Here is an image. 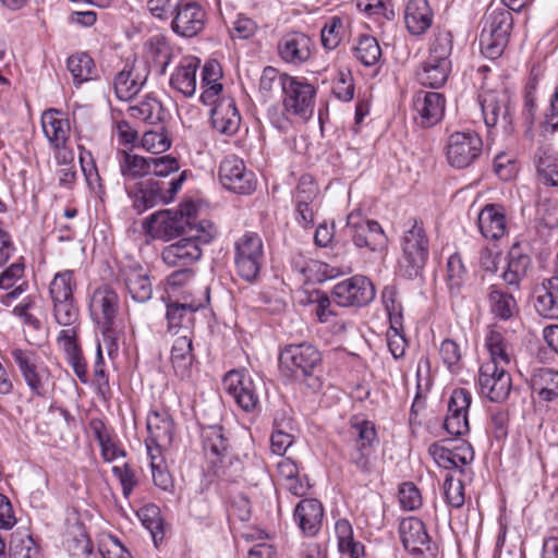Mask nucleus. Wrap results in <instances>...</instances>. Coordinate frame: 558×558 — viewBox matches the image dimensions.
Masks as SVG:
<instances>
[{
  "mask_svg": "<svg viewBox=\"0 0 558 558\" xmlns=\"http://www.w3.org/2000/svg\"><path fill=\"white\" fill-rule=\"evenodd\" d=\"M446 100L442 94L418 90L412 98L413 120L422 129H428L441 121Z\"/></svg>",
  "mask_w": 558,
  "mask_h": 558,
  "instance_id": "obj_16",
  "label": "nucleus"
},
{
  "mask_svg": "<svg viewBox=\"0 0 558 558\" xmlns=\"http://www.w3.org/2000/svg\"><path fill=\"white\" fill-rule=\"evenodd\" d=\"M198 66L199 60L197 58H183L170 77L171 87L185 97L193 96L196 90V72Z\"/></svg>",
  "mask_w": 558,
  "mask_h": 558,
  "instance_id": "obj_37",
  "label": "nucleus"
},
{
  "mask_svg": "<svg viewBox=\"0 0 558 558\" xmlns=\"http://www.w3.org/2000/svg\"><path fill=\"white\" fill-rule=\"evenodd\" d=\"M317 195L318 187L313 178L308 174L302 175L294 192V205H315Z\"/></svg>",
  "mask_w": 558,
  "mask_h": 558,
  "instance_id": "obj_58",
  "label": "nucleus"
},
{
  "mask_svg": "<svg viewBox=\"0 0 558 558\" xmlns=\"http://www.w3.org/2000/svg\"><path fill=\"white\" fill-rule=\"evenodd\" d=\"M221 77V68L216 60L205 63L202 72V87L204 90L201 95V101L204 105L215 104L217 97L222 92V84L219 83Z\"/></svg>",
  "mask_w": 558,
  "mask_h": 558,
  "instance_id": "obj_42",
  "label": "nucleus"
},
{
  "mask_svg": "<svg viewBox=\"0 0 558 558\" xmlns=\"http://www.w3.org/2000/svg\"><path fill=\"white\" fill-rule=\"evenodd\" d=\"M171 59V48L165 37L153 36L146 46V64L148 71L153 69L157 74L162 75Z\"/></svg>",
  "mask_w": 558,
  "mask_h": 558,
  "instance_id": "obj_40",
  "label": "nucleus"
},
{
  "mask_svg": "<svg viewBox=\"0 0 558 558\" xmlns=\"http://www.w3.org/2000/svg\"><path fill=\"white\" fill-rule=\"evenodd\" d=\"M202 256V250L193 239L185 236L166 246L161 258L170 267H190Z\"/></svg>",
  "mask_w": 558,
  "mask_h": 558,
  "instance_id": "obj_30",
  "label": "nucleus"
},
{
  "mask_svg": "<svg viewBox=\"0 0 558 558\" xmlns=\"http://www.w3.org/2000/svg\"><path fill=\"white\" fill-rule=\"evenodd\" d=\"M147 453H162L172 445L173 421L166 411H150L147 415Z\"/></svg>",
  "mask_w": 558,
  "mask_h": 558,
  "instance_id": "obj_19",
  "label": "nucleus"
},
{
  "mask_svg": "<svg viewBox=\"0 0 558 558\" xmlns=\"http://www.w3.org/2000/svg\"><path fill=\"white\" fill-rule=\"evenodd\" d=\"M505 366L494 361H486L480 367L477 378L480 391L492 402L505 401L511 391V376Z\"/></svg>",
  "mask_w": 558,
  "mask_h": 558,
  "instance_id": "obj_11",
  "label": "nucleus"
},
{
  "mask_svg": "<svg viewBox=\"0 0 558 558\" xmlns=\"http://www.w3.org/2000/svg\"><path fill=\"white\" fill-rule=\"evenodd\" d=\"M428 453L434 461L446 470H460L470 464L474 459V450L472 446L465 441L460 440L453 447H447L442 442H434L428 448Z\"/></svg>",
  "mask_w": 558,
  "mask_h": 558,
  "instance_id": "obj_22",
  "label": "nucleus"
},
{
  "mask_svg": "<svg viewBox=\"0 0 558 558\" xmlns=\"http://www.w3.org/2000/svg\"><path fill=\"white\" fill-rule=\"evenodd\" d=\"M155 130L145 131L142 137V147L153 154H161L170 148L171 138L163 124L155 125Z\"/></svg>",
  "mask_w": 558,
  "mask_h": 558,
  "instance_id": "obj_48",
  "label": "nucleus"
},
{
  "mask_svg": "<svg viewBox=\"0 0 558 558\" xmlns=\"http://www.w3.org/2000/svg\"><path fill=\"white\" fill-rule=\"evenodd\" d=\"M558 130V86L550 98L549 107L543 114V120L539 124L541 135L548 137Z\"/></svg>",
  "mask_w": 558,
  "mask_h": 558,
  "instance_id": "obj_60",
  "label": "nucleus"
},
{
  "mask_svg": "<svg viewBox=\"0 0 558 558\" xmlns=\"http://www.w3.org/2000/svg\"><path fill=\"white\" fill-rule=\"evenodd\" d=\"M264 263V244L257 233L246 232L234 243V264L241 278L252 282Z\"/></svg>",
  "mask_w": 558,
  "mask_h": 558,
  "instance_id": "obj_8",
  "label": "nucleus"
},
{
  "mask_svg": "<svg viewBox=\"0 0 558 558\" xmlns=\"http://www.w3.org/2000/svg\"><path fill=\"white\" fill-rule=\"evenodd\" d=\"M536 167L543 183L558 186V158L553 157L547 150H539Z\"/></svg>",
  "mask_w": 558,
  "mask_h": 558,
  "instance_id": "obj_53",
  "label": "nucleus"
},
{
  "mask_svg": "<svg viewBox=\"0 0 558 558\" xmlns=\"http://www.w3.org/2000/svg\"><path fill=\"white\" fill-rule=\"evenodd\" d=\"M480 46L482 53L492 60L499 58L509 43L513 26L512 14L508 9L488 10L482 19Z\"/></svg>",
  "mask_w": 558,
  "mask_h": 558,
  "instance_id": "obj_4",
  "label": "nucleus"
},
{
  "mask_svg": "<svg viewBox=\"0 0 558 558\" xmlns=\"http://www.w3.org/2000/svg\"><path fill=\"white\" fill-rule=\"evenodd\" d=\"M489 308L494 317L509 320L519 313V307L513 295L499 286L489 287L487 294Z\"/></svg>",
  "mask_w": 558,
  "mask_h": 558,
  "instance_id": "obj_39",
  "label": "nucleus"
},
{
  "mask_svg": "<svg viewBox=\"0 0 558 558\" xmlns=\"http://www.w3.org/2000/svg\"><path fill=\"white\" fill-rule=\"evenodd\" d=\"M38 548L32 535L26 532L16 531L11 535L9 545L10 558H33Z\"/></svg>",
  "mask_w": 558,
  "mask_h": 558,
  "instance_id": "obj_46",
  "label": "nucleus"
},
{
  "mask_svg": "<svg viewBox=\"0 0 558 558\" xmlns=\"http://www.w3.org/2000/svg\"><path fill=\"white\" fill-rule=\"evenodd\" d=\"M477 225L486 239L498 240L507 233L505 208L498 204H487L480 211Z\"/></svg>",
  "mask_w": 558,
  "mask_h": 558,
  "instance_id": "obj_31",
  "label": "nucleus"
},
{
  "mask_svg": "<svg viewBox=\"0 0 558 558\" xmlns=\"http://www.w3.org/2000/svg\"><path fill=\"white\" fill-rule=\"evenodd\" d=\"M482 149V138L475 132H454L448 138L446 156L452 167L462 169L473 163Z\"/></svg>",
  "mask_w": 558,
  "mask_h": 558,
  "instance_id": "obj_14",
  "label": "nucleus"
},
{
  "mask_svg": "<svg viewBox=\"0 0 558 558\" xmlns=\"http://www.w3.org/2000/svg\"><path fill=\"white\" fill-rule=\"evenodd\" d=\"M531 387L541 400L554 401L558 398V372L546 367L535 369L531 378Z\"/></svg>",
  "mask_w": 558,
  "mask_h": 558,
  "instance_id": "obj_41",
  "label": "nucleus"
},
{
  "mask_svg": "<svg viewBox=\"0 0 558 558\" xmlns=\"http://www.w3.org/2000/svg\"><path fill=\"white\" fill-rule=\"evenodd\" d=\"M43 132L54 149L65 148L70 135L69 120L57 109L46 110L41 116Z\"/></svg>",
  "mask_w": 558,
  "mask_h": 558,
  "instance_id": "obj_33",
  "label": "nucleus"
},
{
  "mask_svg": "<svg viewBox=\"0 0 558 558\" xmlns=\"http://www.w3.org/2000/svg\"><path fill=\"white\" fill-rule=\"evenodd\" d=\"M347 226L357 247H367L372 252L379 253L387 247V236L377 221L365 220L359 214L351 213L348 216Z\"/></svg>",
  "mask_w": 558,
  "mask_h": 558,
  "instance_id": "obj_18",
  "label": "nucleus"
},
{
  "mask_svg": "<svg viewBox=\"0 0 558 558\" xmlns=\"http://www.w3.org/2000/svg\"><path fill=\"white\" fill-rule=\"evenodd\" d=\"M53 316L60 326L72 327L78 320V308L74 304V299L52 301Z\"/></svg>",
  "mask_w": 558,
  "mask_h": 558,
  "instance_id": "obj_55",
  "label": "nucleus"
},
{
  "mask_svg": "<svg viewBox=\"0 0 558 558\" xmlns=\"http://www.w3.org/2000/svg\"><path fill=\"white\" fill-rule=\"evenodd\" d=\"M352 441L348 445L344 459L354 474L371 482L380 474L375 447L378 444L375 424L367 420L351 421Z\"/></svg>",
  "mask_w": 558,
  "mask_h": 558,
  "instance_id": "obj_1",
  "label": "nucleus"
},
{
  "mask_svg": "<svg viewBox=\"0 0 558 558\" xmlns=\"http://www.w3.org/2000/svg\"><path fill=\"white\" fill-rule=\"evenodd\" d=\"M312 48L311 37L301 32L284 34L277 45L280 59L294 66H300L310 60Z\"/></svg>",
  "mask_w": 558,
  "mask_h": 558,
  "instance_id": "obj_25",
  "label": "nucleus"
},
{
  "mask_svg": "<svg viewBox=\"0 0 558 558\" xmlns=\"http://www.w3.org/2000/svg\"><path fill=\"white\" fill-rule=\"evenodd\" d=\"M120 299L118 293L109 286H101L94 290L89 311L93 320L100 326L102 333H108L119 311Z\"/></svg>",
  "mask_w": 558,
  "mask_h": 558,
  "instance_id": "obj_17",
  "label": "nucleus"
},
{
  "mask_svg": "<svg viewBox=\"0 0 558 558\" xmlns=\"http://www.w3.org/2000/svg\"><path fill=\"white\" fill-rule=\"evenodd\" d=\"M444 493L449 506L460 508L464 505V486L461 480L454 481L448 475L444 482Z\"/></svg>",
  "mask_w": 558,
  "mask_h": 558,
  "instance_id": "obj_62",
  "label": "nucleus"
},
{
  "mask_svg": "<svg viewBox=\"0 0 558 558\" xmlns=\"http://www.w3.org/2000/svg\"><path fill=\"white\" fill-rule=\"evenodd\" d=\"M355 57L364 65L376 64L381 57V49L375 37L363 35L360 37L357 46L354 49Z\"/></svg>",
  "mask_w": 558,
  "mask_h": 558,
  "instance_id": "obj_50",
  "label": "nucleus"
},
{
  "mask_svg": "<svg viewBox=\"0 0 558 558\" xmlns=\"http://www.w3.org/2000/svg\"><path fill=\"white\" fill-rule=\"evenodd\" d=\"M481 108L487 128H494L500 122L506 134L513 132L511 110L506 95L485 93L481 99Z\"/></svg>",
  "mask_w": 558,
  "mask_h": 558,
  "instance_id": "obj_26",
  "label": "nucleus"
},
{
  "mask_svg": "<svg viewBox=\"0 0 558 558\" xmlns=\"http://www.w3.org/2000/svg\"><path fill=\"white\" fill-rule=\"evenodd\" d=\"M283 107L286 112L307 120L314 112L315 87L298 77L286 78L283 87Z\"/></svg>",
  "mask_w": 558,
  "mask_h": 558,
  "instance_id": "obj_13",
  "label": "nucleus"
},
{
  "mask_svg": "<svg viewBox=\"0 0 558 558\" xmlns=\"http://www.w3.org/2000/svg\"><path fill=\"white\" fill-rule=\"evenodd\" d=\"M320 363L322 353L307 342L286 345L279 354L282 375L292 379L312 376Z\"/></svg>",
  "mask_w": 558,
  "mask_h": 558,
  "instance_id": "obj_7",
  "label": "nucleus"
},
{
  "mask_svg": "<svg viewBox=\"0 0 558 558\" xmlns=\"http://www.w3.org/2000/svg\"><path fill=\"white\" fill-rule=\"evenodd\" d=\"M11 354L29 389L36 396L44 397L50 383V373L38 364L37 354L22 349H13Z\"/></svg>",
  "mask_w": 558,
  "mask_h": 558,
  "instance_id": "obj_15",
  "label": "nucleus"
},
{
  "mask_svg": "<svg viewBox=\"0 0 558 558\" xmlns=\"http://www.w3.org/2000/svg\"><path fill=\"white\" fill-rule=\"evenodd\" d=\"M206 12L194 1L183 2L171 22L172 31L182 37H194L203 31Z\"/></svg>",
  "mask_w": 558,
  "mask_h": 558,
  "instance_id": "obj_27",
  "label": "nucleus"
},
{
  "mask_svg": "<svg viewBox=\"0 0 558 558\" xmlns=\"http://www.w3.org/2000/svg\"><path fill=\"white\" fill-rule=\"evenodd\" d=\"M196 214L197 209L195 208L191 223L186 227L185 238L193 239L198 245L207 244L214 239L216 228L210 220H198Z\"/></svg>",
  "mask_w": 558,
  "mask_h": 558,
  "instance_id": "obj_47",
  "label": "nucleus"
},
{
  "mask_svg": "<svg viewBox=\"0 0 558 558\" xmlns=\"http://www.w3.org/2000/svg\"><path fill=\"white\" fill-rule=\"evenodd\" d=\"M129 114L147 124L157 125L165 123L168 112L157 98L147 95L137 104L129 107Z\"/></svg>",
  "mask_w": 558,
  "mask_h": 558,
  "instance_id": "obj_38",
  "label": "nucleus"
},
{
  "mask_svg": "<svg viewBox=\"0 0 558 558\" xmlns=\"http://www.w3.org/2000/svg\"><path fill=\"white\" fill-rule=\"evenodd\" d=\"M211 109L213 128L226 136L234 135L241 125V114L236 108L235 101L231 97L216 99Z\"/></svg>",
  "mask_w": 558,
  "mask_h": 558,
  "instance_id": "obj_28",
  "label": "nucleus"
},
{
  "mask_svg": "<svg viewBox=\"0 0 558 558\" xmlns=\"http://www.w3.org/2000/svg\"><path fill=\"white\" fill-rule=\"evenodd\" d=\"M191 330L184 329V333L177 337L171 349V363L174 373L181 379H187L192 374L194 361Z\"/></svg>",
  "mask_w": 558,
  "mask_h": 558,
  "instance_id": "obj_32",
  "label": "nucleus"
},
{
  "mask_svg": "<svg viewBox=\"0 0 558 558\" xmlns=\"http://www.w3.org/2000/svg\"><path fill=\"white\" fill-rule=\"evenodd\" d=\"M404 23L412 35L424 34L433 23V12L427 0H408L404 9Z\"/></svg>",
  "mask_w": 558,
  "mask_h": 558,
  "instance_id": "obj_35",
  "label": "nucleus"
},
{
  "mask_svg": "<svg viewBox=\"0 0 558 558\" xmlns=\"http://www.w3.org/2000/svg\"><path fill=\"white\" fill-rule=\"evenodd\" d=\"M342 20L332 16L326 22L320 32L322 44L326 49L332 50L338 47L342 38Z\"/></svg>",
  "mask_w": 558,
  "mask_h": 558,
  "instance_id": "obj_59",
  "label": "nucleus"
},
{
  "mask_svg": "<svg viewBox=\"0 0 558 558\" xmlns=\"http://www.w3.org/2000/svg\"><path fill=\"white\" fill-rule=\"evenodd\" d=\"M194 211L195 205L192 202L184 203L178 209H165L151 214L144 226L154 239L169 241L185 235Z\"/></svg>",
  "mask_w": 558,
  "mask_h": 558,
  "instance_id": "obj_5",
  "label": "nucleus"
},
{
  "mask_svg": "<svg viewBox=\"0 0 558 558\" xmlns=\"http://www.w3.org/2000/svg\"><path fill=\"white\" fill-rule=\"evenodd\" d=\"M209 302V289L204 287L198 298L185 300L183 303H172L167 307L168 327L170 330L179 328L184 333V329L190 330L189 324L192 322V314L204 307Z\"/></svg>",
  "mask_w": 558,
  "mask_h": 558,
  "instance_id": "obj_29",
  "label": "nucleus"
},
{
  "mask_svg": "<svg viewBox=\"0 0 558 558\" xmlns=\"http://www.w3.org/2000/svg\"><path fill=\"white\" fill-rule=\"evenodd\" d=\"M180 169L179 160L170 155L149 157V174L158 178H167Z\"/></svg>",
  "mask_w": 558,
  "mask_h": 558,
  "instance_id": "obj_61",
  "label": "nucleus"
},
{
  "mask_svg": "<svg viewBox=\"0 0 558 558\" xmlns=\"http://www.w3.org/2000/svg\"><path fill=\"white\" fill-rule=\"evenodd\" d=\"M472 395L465 388H456L448 400V412L445 420L446 430L453 436H462L469 433V408Z\"/></svg>",
  "mask_w": 558,
  "mask_h": 558,
  "instance_id": "obj_20",
  "label": "nucleus"
},
{
  "mask_svg": "<svg viewBox=\"0 0 558 558\" xmlns=\"http://www.w3.org/2000/svg\"><path fill=\"white\" fill-rule=\"evenodd\" d=\"M187 178V171H182L169 181L148 179L135 184L124 183L132 207L137 214H143L159 204H169L174 199Z\"/></svg>",
  "mask_w": 558,
  "mask_h": 558,
  "instance_id": "obj_3",
  "label": "nucleus"
},
{
  "mask_svg": "<svg viewBox=\"0 0 558 558\" xmlns=\"http://www.w3.org/2000/svg\"><path fill=\"white\" fill-rule=\"evenodd\" d=\"M218 178L226 190L235 194L250 195L256 190L257 180L254 172L235 155L226 156L221 160Z\"/></svg>",
  "mask_w": 558,
  "mask_h": 558,
  "instance_id": "obj_10",
  "label": "nucleus"
},
{
  "mask_svg": "<svg viewBox=\"0 0 558 558\" xmlns=\"http://www.w3.org/2000/svg\"><path fill=\"white\" fill-rule=\"evenodd\" d=\"M154 484L162 490L173 488V480L165 465L162 453H148Z\"/></svg>",
  "mask_w": 558,
  "mask_h": 558,
  "instance_id": "obj_54",
  "label": "nucleus"
},
{
  "mask_svg": "<svg viewBox=\"0 0 558 558\" xmlns=\"http://www.w3.org/2000/svg\"><path fill=\"white\" fill-rule=\"evenodd\" d=\"M376 295L373 282L365 276L355 275L338 282L331 292L337 305L342 307H361L369 304Z\"/></svg>",
  "mask_w": 558,
  "mask_h": 558,
  "instance_id": "obj_12",
  "label": "nucleus"
},
{
  "mask_svg": "<svg viewBox=\"0 0 558 558\" xmlns=\"http://www.w3.org/2000/svg\"><path fill=\"white\" fill-rule=\"evenodd\" d=\"M450 71L451 62L426 59L417 72V80L423 86L439 88L448 80Z\"/></svg>",
  "mask_w": 558,
  "mask_h": 558,
  "instance_id": "obj_43",
  "label": "nucleus"
},
{
  "mask_svg": "<svg viewBox=\"0 0 558 558\" xmlns=\"http://www.w3.org/2000/svg\"><path fill=\"white\" fill-rule=\"evenodd\" d=\"M324 509L317 499H303L294 510V520L303 534L314 536L322 526Z\"/></svg>",
  "mask_w": 558,
  "mask_h": 558,
  "instance_id": "obj_34",
  "label": "nucleus"
},
{
  "mask_svg": "<svg viewBox=\"0 0 558 558\" xmlns=\"http://www.w3.org/2000/svg\"><path fill=\"white\" fill-rule=\"evenodd\" d=\"M401 269L408 278L421 275L428 259L429 241L422 221L413 220L401 241Z\"/></svg>",
  "mask_w": 558,
  "mask_h": 558,
  "instance_id": "obj_6",
  "label": "nucleus"
},
{
  "mask_svg": "<svg viewBox=\"0 0 558 558\" xmlns=\"http://www.w3.org/2000/svg\"><path fill=\"white\" fill-rule=\"evenodd\" d=\"M225 390L244 411L251 412L258 405V393L253 379L243 372L230 371L222 380Z\"/></svg>",
  "mask_w": 558,
  "mask_h": 558,
  "instance_id": "obj_21",
  "label": "nucleus"
},
{
  "mask_svg": "<svg viewBox=\"0 0 558 558\" xmlns=\"http://www.w3.org/2000/svg\"><path fill=\"white\" fill-rule=\"evenodd\" d=\"M74 272L63 270L58 272L50 282L49 293L52 301L73 299Z\"/></svg>",
  "mask_w": 558,
  "mask_h": 558,
  "instance_id": "obj_49",
  "label": "nucleus"
},
{
  "mask_svg": "<svg viewBox=\"0 0 558 558\" xmlns=\"http://www.w3.org/2000/svg\"><path fill=\"white\" fill-rule=\"evenodd\" d=\"M399 501L405 510L412 511L422 506L418 488L411 482L403 483L399 489Z\"/></svg>",
  "mask_w": 558,
  "mask_h": 558,
  "instance_id": "obj_64",
  "label": "nucleus"
},
{
  "mask_svg": "<svg viewBox=\"0 0 558 558\" xmlns=\"http://www.w3.org/2000/svg\"><path fill=\"white\" fill-rule=\"evenodd\" d=\"M118 280L122 281L130 296L138 303H145L153 296V283L148 270L136 263L123 265Z\"/></svg>",
  "mask_w": 558,
  "mask_h": 558,
  "instance_id": "obj_24",
  "label": "nucleus"
},
{
  "mask_svg": "<svg viewBox=\"0 0 558 558\" xmlns=\"http://www.w3.org/2000/svg\"><path fill=\"white\" fill-rule=\"evenodd\" d=\"M148 74L149 71L142 61L126 63L113 81L117 97L125 101L132 99L146 83Z\"/></svg>",
  "mask_w": 558,
  "mask_h": 558,
  "instance_id": "obj_23",
  "label": "nucleus"
},
{
  "mask_svg": "<svg viewBox=\"0 0 558 558\" xmlns=\"http://www.w3.org/2000/svg\"><path fill=\"white\" fill-rule=\"evenodd\" d=\"M118 165L124 183L149 174V157L145 158L125 150L118 153Z\"/></svg>",
  "mask_w": 558,
  "mask_h": 558,
  "instance_id": "obj_44",
  "label": "nucleus"
},
{
  "mask_svg": "<svg viewBox=\"0 0 558 558\" xmlns=\"http://www.w3.org/2000/svg\"><path fill=\"white\" fill-rule=\"evenodd\" d=\"M290 75L280 74L279 71L272 66H266L259 78V92L265 98H270L275 92L282 90L286 85V78Z\"/></svg>",
  "mask_w": 558,
  "mask_h": 558,
  "instance_id": "obj_52",
  "label": "nucleus"
},
{
  "mask_svg": "<svg viewBox=\"0 0 558 558\" xmlns=\"http://www.w3.org/2000/svg\"><path fill=\"white\" fill-rule=\"evenodd\" d=\"M535 308L537 313L550 319H558V276L545 279L535 289Z\"/></svg>",
  "mask_w": 558,
  "mask_h": 558,
  "instance_id": "obj_36",
  "label": "nucleus"
},
{
  "mask_svg": "<svg viewBox=\"0 0 558 558\" xmlns=\"http://www.w3.org/2000/svg\"><path fill=\"white\" fill-rule=\"evenodd\" d=\"M202 437L205 456L215 475L229 482L241 478L243 464L231 454L223 428L219 425L208 426L204 428Z\"/></svg>",
  "mask_w": 558,
  "mask_h": 558,
  "instance_id": "obj_2",
  "label": "nucleus"
},
{
  "mask_svg": "<svg viewBox=\"0 0 558 558\" xmlns=\"http://www.w3.org/2000/svg\"><path fill=\"white\" fill-rule=\"evenodd\" d=\"M381 301L389 315L390 324H400L402 318V305L395 286H386L381 291Z\"/></svg>",
  "mask_w": 558,
  "mask_h": 558,
  "instance_id": "obj_57",
  "label": "nucleus"
},
{
  "mask_svg": "<svg viewBox=\"0 0 558 558\" xmlns=\"http://www.w3.org/2000/svg\"><path fill=\"white\" fill-rule=\"evenodd\" d=\"M452 51V36L449 32H438L435 34L427 59H434L440 62H451L449 57Z\"/></svg>",
  "mask_w": 558,
  "mask_h": 558,
  "instance_id": "obj_56",
  "label": "nucleus"
},
{
  "mask_svg": "<svg viewBox=\"0 0 558 558\" xmlns=\"http://www.w3.org/2000/svg\"><path fill=\"white\" fill-rule=\"evenodd\" d=\"M293 441L294 437L282 428L281 423L275 420V429L270 437L271 451L278 456H283Z\"/></svg>",
  "mask_w": 558,
  "mask_h": 558,
  "instance_id": "obj_63",
  "label": "nucleus"
},
{
  "mask_svg": "<svg viewBox=\"0 0 558 558\" xmlns=\"http://www.w3.org/2000/svg\"><path fill=\"white\" fill-rule=\"evenodd\" d=\"M66 65L77 85L90 80L95 72L94 60L84 52L70 56Z\"/></svg>",
  "mask_w": 558,
  "mask_h": 558,
  "instance_id": "obj_45",
  "label": "nucleus"
},
{
  "mask_svg": "<svg viewBox=\"0 0 558 558\" xmlns=\"http://www.w3.org/2000/svg\"><path fill=\"white\" fill-rule=\"evenodd\" d=\"M486 347L489 352V360L496 364L508 365L510 363V354L508 352V342L504 335L497 330H490L486 337Z\"/></svg>",
  "mask_w": 558,
  "mask_h": 558,
  "instance_id": "obj_51",
  "label": "nucleus"
},
{
  "mask_svg": "<svg viewBox=\"0 0 558 558\" xmlns=\"http://www.w3.org/2000/svg\"><path fill=\"white\" fill-rule=\"evenodd\" d=\"M399 536L412 558H436L438 546L427 533L424 522L415 517L401 520Z\"/></svg>",
  "mask_w": 558,
  "mask_h": 558,
  "instance_id": "obj_9",
  "label": "nucleus"
}]
</instances>
